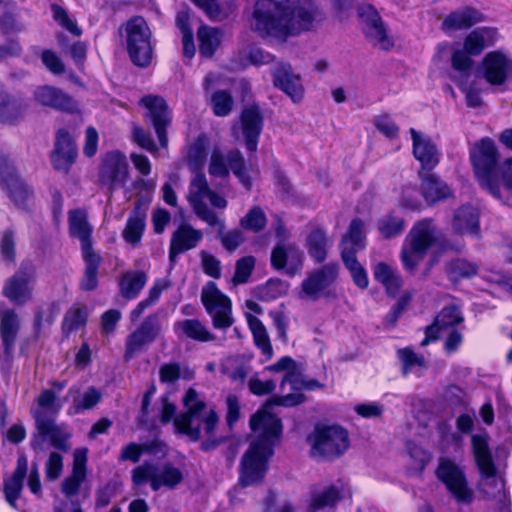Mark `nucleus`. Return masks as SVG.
<instances>
[{
	"label": "nucleus",
	"instance_id": "obj_40",
	"mask_svg": "<svg viewBox=\"0 0 512 512\" xmlns=\"http://www.w3.org/2000/svg\"><path fill=\"white\" fill-rule=\"evenodd\" d=\"M373 275L390 295H395L402 285V279L397 269L386 262L376 263L373 267Z\"/></svg>",
	"mask_w": 512,
	"mask_h": 512
},
{
	"label": "nucleus",
	"instance_id": "obj_21",
	"mask_svg": "<svg viewBox=\"0 0 512 512\" xmlns=\"http://www.w3.org/2000/svg\"><path fill=\"white\" fill-rule=\"evenodd\" d=\"M304 254L295 244H277L271 253V265L274 269L294 276L303 267Z\"/></svg>",
	"mask_w": 512,
	"mask_h": 512
},
{
	"label": "nucleus",
	"instance_id": "obj_22",
	"mask_svg": "<svg viewBox=\"0 0 512 512\" xmlns=\"http://www.w3.org/2000/svg\"><path fill=\"white\" fill-rule=\"evenodd\" d=\"M0 185L17 206H24L32 195L13 165L6 159H0Z\"/></svg>",
	"mask_w": 512,
	"mask_h": 512
},
{
	"label": "nucleus",
	"instance_id": "obj_31",
	"mask_svg": "<svg viewBox=\"0 0 512 512\" xmlns=\"http://www.w3.org/2000/svg\"><path fill=\"white\" fill-rule=\"evenodd\" d=\"M86 462L87 449H76L74 452L72 473L62 482V491L66 496L70 497L78 493L86 476Z\"/></svg>",
	"mask_w": 512,
	"mask_h": 512
},
{
	"label": "nucleus",
	"instance_id": "obj_46",
	"mask_svg": "<svg viewBox=\"0 0 512 512\" xmlns=\"http://www.w3.org/2000/svg\"><path fill=\"white\" fill-rule=\"evenodd\" d=\"M175 331L199 342H209L215 336L197 319H186L175 323Z\"/></svg>",
	"mask_w": 512,
	"mask_h": 512
},
{
	"label": "nucleus",
	"instance_id": "obj_16",
	"mask_svg": "<svg viewBox=\"0 0 512 512\" xmlns=\"http://www.w3.org/2000/svg\"><path fill=\"white\" fill-rule=\"evenodd\" d=\"M358 15L367 39L377 48L388 50L394 42L377 11L370 5L359 7Z\"/></svg>",
	"mask_w": 512,
	"mask_h": 512
},
{
	"label": "nucleus",
	"instance_id": "obj_62",
	"mask_svg": "<svg viewBox=\"0 0 512 512\" xmlns=\"http://www.w3.org/2000/svg\"><path fill=\"white\" fill-rule=\"evenodd\" d=\"M0 254L6 262L12 263L15 260V232L12 229H6L1 234Z\"/></svg>",
	"mask_w": 512,
	"mask_h": 512
},
{
	"label": "nucleus",
	"instance_id": "obj_4",
	"mask_svg": "<svg viewBox=\"0 0 512 512\" xmlns=\"http://www.w3.org/2000/svg\"><path fill=\"white\" fill-rule=\"evenodd\" d=\"M183 403L187 413L174 419L176 430L192 440H198L203 435H212L218 417L211 408L206 406L194 389L191 388L186 392Z\"/></svg>",
	"mask_w": 512,
	"mask_h": 512
},
{
	"label": "nucleus",
	"instance_id": "obj_50",
	"mask_svg": "<svg viewBox=\"0 0 512 512\" xmlns=\"http://www.w3.org/2000/svg\"><path fill=\"white\" fill-rule=\"evenodd\" d=\"M19 329V318L15 311L8 309L1 317L0 321V334L3 345L6 350H9L15 341Z\"/></svg>",
	"mask_w": 512,
	"mask_h": 512
},
{
	"label": "nucleus",
	"instance_id": "obj_45",
	"mask_svg": "<svg viewBox=\"0 0 512 512\" xmlns=\"http://www.w3.org/2000/svg\"><path fill=\"white\" fill-rule=\"evenodd\" d=\"M199 52L202 56L211 57L220 46L223 33L220 29L203 25L198 29Z\"/></svg>",
	"mask_w": 512,
	"mask_h": 512
},
{
	"label": "nucleus",
	"instance_id": "obj_18",
	"mask_svg": "<svg viewBox=\"0 0 512 512\" xmlns=\"http://www.w3.org/2000/svg\"><path fill=\"white\" fill-rule=\"evenodd\" d=\"M339 266L328 263L310 273L301 284L300 298L317 300L323 292L334 283L338 276Z\"/></svg>",
	"mask_w": 512,
	"mask_h": 512
},
{
	"label": "nucleus",
	"instance_id": "obj_14",
	"mask_svg": "<svg viewBox=\"0 0 512 512\" xmlns=\"http://www.w3.org/2000/svg\"><path fill=\"white\" fill-rule=\"evenodd\" d=\"M244 159L237 150L230 151L226 155L218 148L213 149L210 157L208 172L213 177L223 178L229 173V169L238 177L246 189H250L251 181L244 169Z\"/></svg>",
	"mask_w": 512,
	"mask_h": 512
},
{
	"label": "nucleus",
	"instance_id": "obj_6",
	"mask_svg": "<svg viewBox=\"0 0 512 512\" xmlns=\"http://www.w3.org/2000/svg\"><path fill=\"white\" fill-rule=\"evenodd\" d=\"M438 239L439 232L431 219L416 222L402 244L400 260L403 267L415 271Z\"/></svg>",
	"mask_w": 512,
	"mask_h": 512
},
{
	"label": "nucleus",
	"instance_id": "obj_61",
	"mask_svg": "<svg viewBox=\"0 0 512 512\" xmlns=\"http://www.w3.org/2000/svg\"><path fill=\"white\" fill-rule=\"evenodd\" d=\"M211 106L216 116H226L233 106L232 97L226 91H217L211 96Z\"/></svg>",
	"mask_w": 512,
	"mask_h": 512
},
{
	"label": "nucleus",
	"instance_id": "obj_51",
	"mask_svg": "<svg viewBox=\"0 0 512 512\" xmlns=\"http://www.w3.org/2000/svg\"><path fill=\"white\" fill-rule=\"evenodd\" d=\"M341 257L355 285L360 289H366L369 284L368 275L364 267L357 261L355 251L341 250Z\"/></svg>",
	"mask_w": 512,
	"mask_h": 512
},
{
	"label": "nucleus",
	"instance_id": "obj_2",
	"mask_svg": "<svg viewBox=\"0 0 512 512\" xmlns=\"http://www.w3.org/2000/svg\"><path fill=\"white\" fill-rule=\"evenodd\" d=\"M250 427L254 439L241 460L239 482L242 486L255 485L263 480L268 459L282 432L279 418L273 412H268V406L262 407L251 417Z\"/></svg>",
	"mask_w": 512,
	"mask_h": 512
},
{
	"label": "nucleus",
	"instance_id": "obj_29",
	"mask_svg": "<svg viewBox=\"0 0 512 512\" xmlns=\"http://www.w3.org/2000/svg\"><path fill=\"white\" fill-rule=\"evenodd\" d=\"M262 124V117L258 107L251 106L243 110L241 115V130L246 147L249 151H255L257 149Z\"/></svg>",
	"mask_w": 512,
	"mask_h": 512
},
{
	"label": "nucleus",
	"instance_id": "obj_56",
	"mask_svg": "<svg viewBox=\"0 0 512 512\" xmlns=\"http://www.w3.org/2000/svg\"><path fill=\"white\" fill-rule=\"evenodd\" d=\"M211 19H221L232 8V0H192Z\"/></svg>",
	"mask_w": 512,
	"mask_h": 512
},
{
	"label": "nucleus",
	"instance_id": "obj_10",
	"mask_svg": "<svg viewBox=\"0 0 512 512\" xmlns=\"http://www.w3.org/2000/svg\"><path fill=\"white\" fill-rule=\"evenodd\" d=\"M126 44L132 62L147 66L152 59L151 31L142 17L130 19L125 26Z\"/></svg>",
	"mask_w": 512,
	"mask_h": 512
},
{
	"label": "nucleus",
	"instance_id": "obj_33",
	"mask_svg": "<svg viewBox=\"0 0 512 512\" xmlns=\"http://www.w3.org/2000/svg\"><path fill=\"white\" fill-rule=\"evenodd\" d=\"M27 469V457L25 455H20L17 459V466L13 475L4 480L5 499L13 508L16 507V501L21 494L23 479L27 473Z\"/></svg>",
	"mask_w": 512,
	"mask_h": 512
},
{
	"label": "nucleus",
	"instance_id": "obj_8",
	"mask_svg": "<svg viewBox=\"0 0 512 512\" xmlns=\"http://www.w3.org/2000/svg\"><path fill=\"white\" fill-rule=\"evenodd\" d=\"M476 176L480 185L487 189L493 196H498L493 186V180L497 177V149L490 138H483L475 143L470 150Z\"/></svg>",
	"mask_w": 512,
	"mask_h": 512
},
{
	"label": "nucleus",
	"instance_id": "obj_3",
	"mask_svg": "<svg viewBox=\"0 0 512 512\" xmlns=\"http://www.w3.org/2000/svg\"><path fill=\"white\" fill-rule=\"evenodd\" d=\"M471 442L474 458L481 474L480 492L486 500L495 502L499 508L505 507L507 503L505 482L502 476L497 474L488 446V436L474 434L471 437Z\"/></svg>",
	"mask_w": 512,
	"mask_h": 512
},
{
	"label": "nucleus",
	"instance_id": "obj_36",
	"mask_svg": "<svg viewBox=\"0 0 512 512\" xmlns=\"http://www.w3.org/2000/svg\"><path fill=\"white\" fill-rule=\"evenodd\" d=\"M300 382L301 384L296 387L295 385H291V392L287 393L283 396H276L271 398L263 407L268 406V412H272V406H294L302 403L304 401V396L301 393L303 390H313L315 388L320 387V384L315 380L306 381L303 379L300 374Z\"/></svg>",
	"mask_w": 512,
	"mask_h": 512
},
{
	"label": "nucleus",
	"instance_id": "obj_27",
	"mask_svg": "<svg viewBox=\"0 0 512 512\" xmlns=\"http://www.w3.org/2000/svg\"><path fill=\"white\" fill-rule=\"evenodd\" d=\"M77 155L76 147L68 132L60 130L57 133L55 150L51 156L54 168L67 172Z\"/></svg>",
	"mask_w": 512,
	"mask_h": 512
},
{
	"label": "nucleus",
	"instance_id": "obj_39",
	"mask_svg": "<svg viewBox=\"0 0 512 512\" xmlns=\"http://www.w3.org/2000/svg\"><path fill=\"white\" fill-rule=\"evenodd\" d=\"M332 241L320 227H314L306 237V248L309 255L318 263L323 262Z\"/></svg>",
	"mask_w": 512,
	"mask_h": 512
},
{
	"label": "nucleus",
	"instance_id": "obj_41",
	"mask_svg": "<svg viewBox=\"0 0 512 512\" xmlns=\"http://www.w3.org/2000/svg\"><path fill=\"white\" fill-rule=\"evenodd\" d=\"M247 323L252 333L254 344L269 361L273 357V348L270 337L263 323L254 315L247 313Z\"/></svg>",
	"mask_w": 512,
	"mask_h": 512
},
{
	"label": "nucleus",
	"instance_id": "obj_1",
	"mask_svg": "<svg viewBox=\"0 0 512 512\" xmlns=\"http://www.w3.org/2000/svg\"><path fill=\"white\" fill-rule=\"evenodd\" d=\"M318 14L313 0H258L249 26L262 38L285 42L309 30Z\"/></svg>",
	"mask_w": 512,
	"mask_h": 512
},
{
	"label": "nucleus",
	"instance_id": "obj_12",
	"mask_svg": "<svg viewBox=\"0 0 512 512\" xmlns=\"http://www.w3.org/2000/svg\"><path fill=\"white\" fill-rule=\"evenodd\" d=\"M201 300L216 329H227L232 326L231 301L214 282H208L202 289Z\"/></svg>",
	"mask_w": 512,
	"mask_h": 512
},
{
	"label": "nucleus",
	"instance_id": "obj_34",
	"mask_svg": "<svg viewBox=\"0 0 512 512\" xmlns=\"http://www.w3.org/2000/svg\"><path fill=\"white\" fill-rule=\"evenodd\" d=\"M498 33L494 28L482 27L473 30L464 41V50L472 56L479 55L486 47L498 41Z\"/></svg>",
	"mask_w": 512,
	"mask_h": 512
},
{
	"label": "nucleus",
	"instance_id": "obj_19",
	"mask_svg": "<svg viewBox=\"0 0 512 512\" xmlns=\"http://www.w3.org/2000/svg\"><path fill=\"white\" fill-rule=\"evenodd\" d=\"M140 103L147 109L146 116L153 124L160 146L166 148L168 145L166 128L170 125L171 115L164 99L147 95L141 99Z\"/></svg>",
	"mask_w": 512,
	"mask_h": 512
},
{
	"label": "nucleus",
	"instance_id": "obj_63",
	"mask_svg": "<svg viewBox=\"0 0 512 512\" xmlns=\"http://www.w3.org/2000/svg\"><path fill=\"white\" fill-rule=\"evenodd\" d=\"M221 366L223 373L232 380H243L246 376V369L238 357H227Z\"/></svg>",
	"mask_w": 512,
	"mask_h": 512
},
{
	"label": "nucleus",
	"instance_id": "obj_42",
	"mask_svg": "<svg viewBox=\"0 0 512 512\" xmlns=\"http://www.w3.org/2000/svg\"><path fill=\"white\" fill-rule=\"evenodd\" d=\"M265 371H270L273 373H284L282 382H281V390L285 391V386L287 384L295 385L298 387L300 382V372L298 371L296 362L289 356L281 357L276 363L265 367Z\"/></svg>",
	"mask_w": 512,
	"mask_h": 512
},
{
	"label": "nucleus",
	"instance_id": "obj_37",
	"mask_svg": "<svg viewBox=\"0 0 512 512\" xmlns=\"http://www.w3.org/2000/svg\"><path fill=\"white\" fill-rule=\"evenodd\" d=\"M37 429L41 435V437H47L51 444L62 451H67L68 446L66 441L69 437V434L62 430L60 427L56 426L55 423L51 419H47L43 417L40 413L35 414Z\"/></svg>",
	"mask_w": 512,
	"mask_h": 512
},
{
	"label": "nucleus",
	"instance_id": "obj_49",
	"mask_svg": "<svg viewBox=\"0 0 512 512\" xmlns=\"http://www.w3.org/2000/svg\"><path fill=\"white\" fill-rule=\"evenodd\" d=\"M147 282V275L141 271L125 272L119 282L121 295L126 299L136 298Z\"/></svg>",
	"mask_w": 512,
	"mask_h": 512
},
{
	"label": "nucleus",
	"instance_id": "obj_53",
	"mask_svg": "<svg viewBox=\"0 0 512 512\" xmlns=\"http://www.w3.org/2000/svg\"><path fill=\"white\" fill-rule=\"evenodd\" d=\"M365 223L360 219L352 220L347 234L342 239V250L349 249L355 253L364 248Z\"/></svg>",
	"mask_w": 512,
	"mask_h": 512
},
{
	"label": "nucleus",
	"instance_id": "obj_43",
	"mask_svg": "<svg viewBox=\"0 0 512 512\" xmlns=\"http://www.w3.org/2000/svg\"><path fill=\"white\" fill-rule=\"evenodd\" d=\"M421 188L422 195L428 203H436L452 195L449 186L433 174L422 180Z\"/></svg>",
	"mask_w": 512,
	"mask_h": 512
},
{
	"label": "nucleus",
	"instance_id": "obj_57",
	"mask_svg": "<svg viewBox=\"0 0 512 512\" xmlns=\"http://www.w3.org/2000/svg\"><path fill=\"white\" fill-rule=\"evenodd\" d=\"M168 287L166 280H158L154 283L153 287L149 290L148 298L140 301L137 306L131 311L130 319L136 322L144 310L154 304L160 297L162 291Z\"/></svg>",
	"mask_w": 512,
	"mask_h": 512
},
{
	"label": "nucleus",
	"instance_id": "obj_54",
	"mask_svg": "<svg viewBox=\"0 0 512 512\" xmlns=\"http://www.w3.org/2000/svg\"><path fill=\"white\" fill-rule=\"evenodd\" d=\"M85 261V272L81 281V288L90 291L97 286V270L101 263V258L96 252L82 253Z\"/></svg>",
	"mask_w": 512,
	"mask_h": 512
},
{
	"label": "nucleus",
	"instance_id": "obj_35",
	"mask_svg": "<svg viewBox=\"0 0 512 512\" xmlns=\"http://www.w3.org/2000/svg\"><path fill=\"white\" fill-rule=\"evenodd\" d=\"M452 228L462 235L477 236L479 232V217L477 210L472 206H462L453 215Z\"/></svg>",
	"mask_w": 512,
	"mask_h": 512
},
{
	"label": "nucleus",
	"instance_id": "obj_38",
	"mask_svg": "<svg viewBox=\"0 0 512 512\" xmlns=\"http://www.w3.org/2000/svg\"><path fill=\"white\" fill-rule=\"evenodd\" d=\"M209 145V138L206 135L201 134L186 146L184 150V159L192 170L198 171L203 168L207 158Z\"/></svg>",
	"mask_w": 512,
	"mask_h": 512
},
{
	"label": "nucleus",
	"instance_id": "obj_24",
	"mask_svg": "<svg viewBox=\"0 0 512 512\" xmlns=\"http://www.w3.org/2000/svg\"><path fill=\"white\" fill-rule=\"evenodd\" d=\"M160 332V327L156 320L148 318L142 325L132 334L126 341L125 358L127 360L133 358L146 345L152 343Z\"/></svg>",
	"mask_w": 512,
	"mask_h": 512
},
{
	"label": "nucleus",
	"instance_id": "obj_11",
	"mask_svg": "<svg viewBox=\"0 0 512 512\" xmlns=\"http://www.w3.org/2000/svg\"><path fill=\"white\" fill-rule=\"evenodd\" d=\"M436 475L458 504L472 503L473 492L468 486L463 469L454 460L440 457Z\"/></svg>",
	"mask_w": 512,
	"mask_h": 512
},
{
	"label": "nucleus",
	"instance_id": "obj_28",
	"mask_svg": "<svg viewBox=\"0 0 512 512\" xmlns=\"http://www.w3.org/2000/svg\"><path fill=\"white\" fill-rule=\"evenodd\" d=\"M463 321L461 311L455 305L444 307L437 315L433 325L427 328L425 338L422 340L421 345L426 346L431 341L438 338L437 333L440 331L454 329V327Z\"/></svg>",
	"mask_w": 512,
	"mask_h": 512
},
{
	"label": "nucleus",
	"instance_id": "obj_60",
	"mask_svg": "<svg viewBox=\"0 0 512 512\" xmlns=\"http://www.w3.org/2000/svg\"><path fill=\"white\" fill-rule=\"evenodd\" d=\"M405 227L404 221L392 215L382 217L378 222V229L385 238H392L399 235Z\"/></svg>",
	"mask_w": 512,
	"mask_h": 512
},
{
	"label": "nucleus",
	"instance_id": "obj_15",
	"mask_svg": "<svg viewBox=\"0 0 512 512\" xmlns=\"http://www.w3.org/2000/svg\"><path fill=\"white\" fill-rule=\"evenodd\" d=\"M35 283V270L28 265L20 269L3 286V295L14 305L22 306L32 299Z\"/></svg>",
	"mask_w": 512,
	"mask_h": 512
},
{
	"label": "nucleus",
	"instance_id": "obj_26",
	"mask_svg": "<svg viewBox=\"0 0 512 512\" xmlns=\"http://www.w3.org/2000/svg\"><path fill=\"white\" fill-rule=\"evenodd\" d=\"M203 234L200 230L188 224H182L173 232L170 240L169 257L172 262L176 257L190 249H193L201 241Z\"/></svg>",
	"mask_w": 512,
	"mask_h": 512
},
{
	"label": "nucleus",
	"instance_id": "obj_47",
	"mask_svg": "<svg viewBox=\"0 0 512 512\" xmlns=\"http://www.w3.org/2000/svg\"><path fill=\"white\" fill-rule=\"evenodd\" d=\"M482 20V15L473 8H463L449 14L443 26L446 29H465L469 28Z\"/></svg>",
	"mask_w": 512,
	"mask_h": 512
},
{
	"label": "nucleus",
	"instance_id": "obj_52",
	"mask_svg": "<svg viewBox=\"0 0 512 512\" xmlns=\"http://www.w3.org/2000/svg\"><path fill=\"white\" fill-rule=\"evenodd\" d=\"M340 498V491L335 486L327 487L321 491H313L308 504V512H317L326 507L333 506Z\"/></svg>",
	"mask_w": 512,
	"mask_h": 512
},
{
	"label": "nucleus",
	"instance_id": "obj_25",
	"mask_svg": "<svg viewBox=\"0 0 512 512\" xmlns=\"http://www.w3.org/2000/svg\"><path fill=\"white\" fill-rule=\"evenodd\" d=\"M410 134L413 141V154L415 158L421 163L424 169L434 168L440 158V153L436 145L428 136L413 128L410 129Z\"/></svg>",
	"mask_w": 512,
	"mask_h": 512
},
{
	"label": "nucleus",
	"instance_id": "obj_58",
	"mask_svg": "<svg viewBox=\"0 0 512 512\" xmlns=\"http://www.w3.org/2000/svg\"><path fill=\"white\" fill-rule=\"evenodd\" d=\"M24 106L15 100H10L8 95L0 91V121L13 122L21 117Z\"/></svg>",
	"mask_w": 512,
	"mask_h": 512
},
{
	"label": "nucleus",
	"instance_id": "obj_9",
	"mask_svg": "<svg viewBox=\"0 0 512 512\" xmlns=\"http://www.w3.org/2000/svg\"><path fill=\"white\" fill-rule=\"evenodd\" d=\"M308 441L315 458H333L348 448V434L338 425L316 426Z\"/></svg>",
	"mask_w": 512,
	"mask_h": 512
},
{
	"label": "nucleus",
	"instance_id": "obj_48",
	"mask_svg": "<svg viewBox=\"0 0 512 512\" xmlns=\"http://www.w3.org/2000/svg\"><path fill=\"white\" fill-rule=\"evenodd\" d=\"M68 397L73 399L71 413L77 414L95 407L100 402L102 394L98 389L90 387L81 395L79 389L72 387L68 391Z\"/></svg>",
	"mask_w": 512,
	"mask_h": 512
},
{
	"label": "nucleus",
	"instance_id": "obj_44",
	"mask_svg": "<svg viewBox=\"0 0 512 512\" xmlns=\"http://www.w3.org/2000/svg\"><path fill=\"white\" fill-rule=\"evenodd\" d=\"M437 447L443 454H459L464 447V436L442 424L438 428Z\"/></svg>",
	"mask_w": 512,
	"mask_h": 512
},
{
	"label": "nucleus",
	"instance_id": "obj_30",
	"mask_svg": "<svg viewBox=\"0 0 512 512\" xmlns=\"http://www.w3.org/2000/svg\"><path fill=\"white\" fill-rule=\"evenodd\" d=\"M36 102L42 106L72 112L76 109L75 102L63 91L52 86H40L34 92Z\"/></svg>",
	"mask_w": 512,
	"mask_h": 512
},
{
	"label": "nucleus",
	"instance_id": "obj_23",
	"mask_svg": "<svg viewBox=\"0 0 512 512\" xmlns=\"http://www.w3.org/2000/svg\"><path fill=\"white\" fill-rule=\"evenodd\" d=\"M128 175L126 156L119 151L107 153L100 170L102 183L111 188H116L125 184Z\"/></svg>",
	"mask_w": 512,
	"mask_h": 512
},
{
	"label": "nucleus",
	"instance_id": "obj_17",
	"mask_svg": "<svg viewBox=\"0 0 512 512\" xmlns=\"http://www.w3.org/2000/svg\"><path fill=\"white\" fill-rule=\"evenodd\" d=\"M358 15L367 39L377 48L388 50L394 42L377 11L370 5L359 7Z\"/></svg>",
	"mask_w": 512,
	"mask_h": 512
},
{
	"label": "nucleus",
	"instance_id": "obj_59",
	"mask_svg": "<svg viewBox=\"0 0 512 512\" xmlns=\"http://www.w3.org/2000/svg\"><path fill=\"white\" fill-rule=\"evenodd\" d=\"M266 222L267 219L264 211L259 207H253L241 218L240 225L244 229L258 232L265 227Z\"/></svg>",
	"mask_w": 512,
	"mask_h": 512
},
{
	"label": "nucleus",
	"instance_id": "obj_20",
	"mask_svg": "<svg viewBox=\"0 0 512 512\" xmlns=\"http://www.w3.org/2000/svg\"><path fill=\"white\" fill-rule=\"evenodd\" d=\"M273 84L281 90L294 104L304 100L305 88L302 78L289 64H279L272 71Z\"/></svg>",
	"mask_w": 512,
	"mask_h": 512
},
{
	"label": "nucleus",
	"instance_id": "obj_5",
	"mask_svg": "<svg viewBox=\"0 0 512 512\" xmlns=\"http://www.w3.org/2000/svg\"><path fill=\"white\" fill-rule=\"evenodd\" d=\"M187 200L194 213L202 221L210 226L218 227L221 232L224 230V221L219 219L216 213L208 207V203L213 208L224 210L228 202L224 196L210 189L204 174L196 173L192 178L188 188Z\"/></svg>",
	"mask_w": 512,
	"mask_h": 512
},
{
	"label": "nucleus",
	"instance_id": "obj_7",
	"mask_svg": "<svg viewBox=\"0 0 512 512\" xmlns=\"http://www.w3.org/2000/svg\"><path fill=\"white\" fill-rule=\"evenodd\" d=\"M183 479L182 470L171 463L156 466L151 462H144L131 471L132 488L137 494L143 492L146 484H149L153 491L162 488L174 489Z\"/></svg>",
	"mask_w": 512,
	"mask_h": 512
},
{
	"label": "nucleus",
	"instance_id": "obj_13",
	"mask_svg": "<svg viewBox=\"0 0 512 512\" xmlns=\"http://www.w3.org/2000/svg\"><path fill=\"white\" fill-rule=\"evenodd\" d=\"M482 78L492 86H504L512 79V55L503 50L488 52L479 66Z\"/></svg>",
	"mask_w": 512,
	"mask_h": 512
},
{
	"label": "nucleus",
	"instance_id": "obj_55",
	"mask_svg": "<svg viewBox=\"0 0 512 512\" xmlns=\"http://www.w3.org/2000/svg\"><path fill=\"white\" fill-rule=\"evenodd\" d=\"M144 230L145 217L139 213H133L128 217L122 235L127 243L136 246L140 243Z\"/></svg>",
	"mask_w": 512,
	"mask_h": 512
},
{
	"label": "nucleus",
	"instance_id": "obj_32",
	"mask_svg": "<svg viewBox=\"0 0 512 512\" xmlns=\"http://www.w3.org/2000/svg\"><path fill=\"white\" fill-rule=\"evenodd\" d=\"M69 228L71 235L80 240L82 253L93 252L90 239L92 227L88 223L87 214L84 210L70 211Z\"/></svg>",
	"mask_w": 512,
	"mask_h": 512
},
{
	"label": "nucleus",
	"instance_id": "obj_64",
	"mask_svg": "<svg viewBox=\"0 0 512 512\" xmlns=\"http://www.w3.org/2000/svg\"><path fill=\"white\" fill-rule=\"evenodd\" d=\"M500 183L507 188L512 187V159L505 161L497 168V177L493 180V186L498 193V196H495L496 198L500 197Z\"/></svg>",
	"mask_w": 512,
	"mask_h": 512
}]
</instances>
